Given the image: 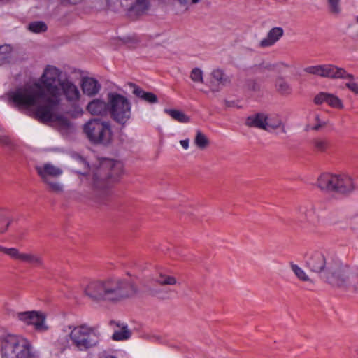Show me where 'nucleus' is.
I'll return each mask as SVG.
<instances>
[{"instance_id": "obj_45", "label": "nucleus", "mask_w": 358, "mask_h": 358, "mask_svg": "<svg viewBox=\"0 0 358 358\" xmlns=\"http://www.w3.org/2000/svg\"><path fill=\"white\" fill-rule=\"evenodd\" d=\"M316 120L318 122V123L313 127V130H319L320 128H321L322 127L324 126V124H325L324 122H319L318 116L316 117Z\"/></svg>"}, {"instance_id": "obj_52", "label": "nucleus", "mask_w": 358, "mask_h": 358, "mask_svg": "<svg viewBox=\"0 0 358 358\" xmlns=\"http://www.w3.org/2000/svg\"><path fill=\"white\" fill-rule=\"evenodd\" d=\"M79 164L83 166V162H80Z\"/></svg>"}, {"instance_id": "obj_40", "label": "nucleus", "mask_w": 358, "mask_h": 358, "mask_svg": "<svg viewBox=\"0 0 358 358\" xmlns=\"http://www.w3.org/2000/svg\"><path fill=\"white\" fill-rule=\"evenodd\" d=\"M0 143L11 150L15 147L13 142L10 139V138L3 134H0Z\"/></svg>"}, {"instance_id": "obj_48", "label": "nucleus", "mask_w": 358, "mask_h": 358, "mask_svg": "<svg viewBox=\"0 0 358 358\" xmlns=\"http://www.w3.org/2000/svg\"><path fill=\"white\" fill-rule=\"evenodd\" d=\"M200 1H201V0H191V3L193 4L198 3Z\"/></svg>"}, {"instance_id": "obj_49", "label": "nucleus", "mask_w": 358, "mask_h": 358, "mask_svg": "<svg viewBox=\"0 0 358 358\" xmlns=\"http://www.w3.org/2000/svg\"><path fill=\"white\" fill-rule=\"evenodd\" d=\"M105 358H117V357L115 356H113V355H108V356L105 357Z\"/></svg>"}, {"instance_id": "obj_23", "label": "nucleus", "mask_w": 358, "mask_h": 358, "mask_svg": "<svg viewBox=\"0 0 358 358\" xmlns=\"http://www.w3.org/2000/svg\"><path fill=\"white\" fill-rule=\"evenodd\" d=\"M31 318H33V320H31L30 321V324L34 325L36 331L38 332H44L48 330V327L45 322V315L37 311H34V315Z\"/></svg>"}, {"instance_id": "obj_38", "label": "nucleus", "mask_w": 358, "mask_h": 358, "mask_svg": "<svg viewBox=\"0 0 358 358\" xmlns=\"http://www.w3.org/2000/svg\"><path fill=\"white\" fill-rule=\"evenodd\" d=\"M270 68H272V71L277 72L278 73H282L284 72L285 69L290 68L291 66L288 64L284 63L282 62H279L275 64H272V66H268Z\"/></svg>"}, {"instance_id": "obj_31", "label": "nucleus", "mask_w": 358, "mask_h": 358, "mask_svg": "<svg viewBox=\"0 0 358 358\" xmlns=\"http://www.w3.org/2000/svg\"><path fill=\"white\" fill-rule=\"evenodd\" d=\"M156 282L162 285H173L176 284L177 280L173 276L160 273L156 278Z\"/></svg>"}, {"instance_id": "obj_26", "label": "nucleus", "mask_w": 358, "mask_h": 358, "mask_svg": "<svg viewBox=\"0 0 358 358\" xmlns=\"http://www.w3.org/2000/svg\"><path fill=\"white\" fill-rule=\"evenodd\" d=\"M150 6L148 0H136L134 5L131 7L130 11L134 13L137 15L144 14Z\"/></svg>"}, {"instance_id": "obj_9", "label": "nucleus", "mask_w": 358, "mask_h": 358, "mask_svg": "<svg viewBox=\"0 0 358 358\" xmlns=\"http://www.w3.org/2000/svg\"><path fill=\"white\" fill-rule=\"evenodd\" d=\"M108 113L117 123L124 126L131 115V104L127 98L117 92L108 94Z\"/></svg>"}, {"instance_id": "obj_20", "label": "nucleus", "mask_w": 358, "mask_h": 358, "mask_svg": "<svg viewBox=\"0 0 358 358\" xmlns=\"http://www.w3.org/2000/svg\"><path fill=\"white\" fill-rule=\"evenodd\" d=\"M15 259L28 263L34 266H42L43 264V261L41 255L34 253L21 252L18 249Z\"/></svg>"}, {"instance_id": "obj_21", "label": "nucleus", "mask_w": 358, "mask_h": 358, "mask_svg": "<svg viewBox=\"0 0 358 358\" xmlns=\"http://www.w3.org/2000/svg\"><path fill=\"white\" fill-rule=\"evenodd\" d=\"M284 31L281 27H273L268 33L267 36L260 41V47L266 48L275 44L283 35Z\"/></svg>"}, {"instance_id": "obj_19", "label": "nucleus", "mask_w": 358, "mask_h": 358, "mask_svg": "<svg viewBox=\"0 0 358 358\" xmlns=\"http://www.w3.org/2000/svg\"><path fill=\"white\" fill-rule=\"evenodd\" d=\"M299 220L301 222H306L314 225L317 221L314 207L310 204L308 206H302L299 208Z\"/></svg>"}, {"instance_id": "obj_33", "label": "nucleus", "mask_w": 358, "mask_h": 358, "mask_svg": "<svg viewBox=\"0 0 358 358\" xmlns=\"http://www.w3.org/2000/svg\"><path fill=\"white\" fill-rule=\"evenodd\" d=\"M314 149L317 152H324L329 147V142L326 139L315 138L313 141Z\"/></svg>"}, {"instance_id": "obj_50", "label": "nucleus", "mask_w": 358, "mask_h": 358, "mask_svg": "<svg viewBox=\"0 0 358 358\" xmlns=\"http://www.w3.org/2000/svg\"><path fill=\"white\" fill-rule=\"evenodd\" d=\"M226 105L227 106H230L231 105L229 104V102L228 101H226Z\"/></svg>"}, {"instance_id": "obj_34", "label": "nucleus", "mask_w": 358, "mask_h": 358, "mask_svg": "<svg viewBox=\"0 0 358 358\" xmlns=\"http://www.w3.org/2000/svg\"><path fill=\"white\" fill-rule=\"evenodd\" d=\"M303 71L306 73L322 77L323 64L307 66L304 68Z\"/></svg>"}, {"instance_id": "obj_5", "label": "nucleus", "mask_w": 358, "mask_h": 358, "mask_svg": "<svg viewBox=\"0 0 358 358\" xmlns=\"http://www.w3.org/2000/svg\"><path fill=\"white\" fill-rule=\"evenodd\" d=\"M2 358H37L30 342L22 336L7 334L1 338Z\"/></svg>"}, {"instance_id": "obj_7", "label": "nucleus", "mask_w": 358, "mask_h": 358, "mask_svg": "<svg viewBox=\"0 0 358 358\" xmlns=\"http://www.w3.org/2000/svg\"><path fill=\"white\" fill-rule=\"evenodd\" d=\"M100 335L98 327L83 324L73 327L70 333V339L78 350L87 351L98 345Z\"/></svg>"}, {"instance_id": "obj_27", "label": "nucleus", "mask_w": 358, "mask_h": 358, "mask_svg": "<svg viewBox=\"0 0 358 358\" xmlns=\"http://www.w3.org/2000/svg\"><path fill=\"white\" fill-rule=\"evenodd\" d=\"M164 112L169 115L173 120L181 123H187L190 120L189 117L180 110L166 108L164 109Z\"/></svg>"}, {"instance_id": "obj_14", "label": "nucleus", "mask_w": 358, "mask_h": 358, "mask_svg": "<svg viewBox=\"0 0 358 358\" xmlns=\"http://www.w3.org/2000/svg\"><path fill=\"white\" fill-rule=\"evenodd\" d=\"M211 77L214 80L210 82L212 92H219L222 87L231 83L229 77L220 69H214L211 72Z\"/></svg>"}, {"instance_id": "obj_18", "label": "nucleus", "mask_w": 358, "mask_h": 358, "mask_svg": "<svg viewBox=\"0 0 358 358\" xmlns=\"http://www.w3.org/2000/svg\"><path fill=\"white\" fill-rule=\"evenodd\" d=\"M87 111L93 115H106L108 113V101L101 99L92 100L87 106Z\"/></svg>"}, {"instance_id": "obj_3", "label": "nucleus", "mask_w": 358, "mask_h": 358, "mask_svg": "<svg viewBox=\"0 0 358 358\" xmlns=\"http://www.w3.org/2000/svg\"><path fill=\"white\" fill-rule=\"evenodd\" d=\"M136 292L133 282L115 277L91 282L85 289V295L96 302L117 303L134 296Z\"/></svg>"}, {"instance_id": "obj_28", "label": "nucleus", "mask_w": 358, "mask_h": 358, "mask_svg": "<svg viewBox=\"0 0 358 358\" xmlns=\"http://www.w3.org/2000/svg\"><path fill=\"white\" fill-rule=\"evenodd\" d=\"M13 219L9 217L6 210H0V234L4 233L10 226Z\"/></svg>"}, {"instance_id": "obj_53", "label": "nucleus", "mask_w": 358, "mask_h": 358, "mask_svg": "<svg viewBox=\"0 0 358 358\" xmlns=\"http://www.w3.org/2000/svg\"><path fill=\"white\" fill-rule=\"evenodd\" d=\"M357 22H358V17H357Z\"/></svg>"}, {"instance_id": "obj_13", "label": "nucleus", "mask_w": 358, "mask_h": 358, "mask_svg": "<svg viewBox=\"0 0 358 358\" xmlns=\"http://www.w3.org/2000/svg\"><path fill=\"white\" fill-rule=\"evenodd\" d=\"M322 77L331 79L354 80L352 74L348 73L344 69L333 64H323Z\"/></svg>"}, {"instance_id": "obj_32", "label": "nucleus", "mask_w": 358, "mask_h": 358, "mask_svg": "<svg viewBox=\"0 0 358 358\" xmlns=\"http://www.w3.org/2000/svg\"><path fill=\"white\" fill-rule=\"evenodd\" d=\"M194 143L199 148L204 149L208 145L209 141L201 131H198L194 139Z\"/></svg>"}, {"instance_id": "obj_51", "label": "nucleus", "mask_w": 358, "mask_h": 358, "mask_svg": "<svg viewBox=\"0 0 358 358\" xmlns=\"http://www.w3.org/2000/svg\"><path fill=\"white\" fill-rule=\"evenodd\" d=\"M3 129L1 127V126L0 125V132L2 131Z\"/></svg>"}, {"instance_id": "obj_4", "label": "nucleus", "mask_w": 358, "mask_h": 358, "mask_svg": "<svg viewBox=\"0 0 358 358\" xmlns=\"http://www.w3.org/2000/svg\"><path fill=\"white\" fill-rule=\"evenodd\" d=\"M123 173V164L106 159L96 169L92 176V200L99 205H107L112 198L110 185L118 181Z\"/></svg>"}, {"instance_id": "obj_2", "label": "nucleus", "mask_w": 358, "mask_h": 358, "mask_svg": "<svg viewBox=\"0 0 358 358\" xmlns=\"http://www.w3.org/2000/svg\"><path fill=\"white\" fill-rule=\"evenodd\" d=\"M308 267L319 273L320 278L332 286L358 289V275L352 273L348 265L331 253L316 251L306 260Z\"/></svg>"}, {"instance_id": "obj_42", "label": "nucleus", "mask_w": 358, "mask_h": 358, "mask_svg": "<svg viewBox=\"0 0 358 358\" xmlns=\"http://www.w3.org/2000/svg\"><path fill=\"white\" fill-rule=\"evenodd\" d=\"M268 66H272V64L269 62H262L259 65H256L255 68L256 69L255 71L264 73L266 71H272V68L268 67Z\"/></svg>"}, {"instance_id": "obj_17", "label": "nucleus", "mask_w": 358, "mask_h": 358, "mask_svg": "<svg viewBox=\"0 0 358 358\" xmlns=\"http://www.w3.org/2000/svg\"><path fill=\"white\" fill-rule=\"evenodd\" d=\"M81 81V87L84 94L88 96H94L99 92L101 85L96 79L83 77Z\"/></svg>"}, {"instance_id": "obj_39", "label": "nucleus", "mask_w": 358, "mask_h": 358, "mask_svg": "<svg viewBox=\"0 0 358 358\" xmlns=\"http://www.w3.org/2000/svg\"><path fill=\"white\" fill-rule=\"evenodd\" d=\"M329 4V10L332 13L338 14L341 11L339 3L340 0H327Z\"/></svg>"}, {"instance_id": "obj_10", "label": "nucleus", "mask_w": 358, "mask_h": 358, "mask_svg": "<svg viewBox=\"0 0 358 358\" xmlns=\"http://www.w3.org/2000/svg\"><path fill=\"white\" fill-rule=\"evenodd\" d=\"M35 169L42 181L48 186L50 191L56 193L63 191L62 185L54 180V178L62 174L63 171L60 168L50 163H45L41 166H36Z\"/></svg>"}, {"instance_id": "obj_22", "label": "nucleus", "mask_w": 358, "mask_h": 358, "mask_svg": "<svg viewBox=\"0 0 358 358\" xmlns=\"http://www.w3.org/2000/svg\"><path fill=\"white\" fill-rule=\"evenodd\" d=\"M129 86L132 90V93L136 96L141 99L142 100H144L149 103H157L158 99L157 96L152 92H145L139 86L132 83H129Z\"/></svg>"}, {"instance_id": "obj_47", "label": "nucleus", "mask_w": 358, "mask_h": 358, "mask_svg": "<svg viewBox=\"0 0 358 358\" xmlns=\"http://www.w3.org/2000/svg\"><path fill=\"white\" fill-rule=\"evenodd\" d=\"M62 3L76 4V1L74 0H60Z\"/></svg>"}, {"instance_id": "obj_8", "label": "nucleus", "mask_w": 358, "mask_h": 358, "mask_svg": "<svg viewBox=\"0 0 358 358\" xmlns=\"http://www.w3.org/2000/svg\"><path fill=\"white\" fill-rule=\"evenodd\" d=\"M83 131L93 144L107 145L111 142L112 131L109 122L99 118L91 119L84 124Z\"/></svg>"}, {"instance_id": "obj_25", "label": "nucleus", "mask_w": 358, "mask_h": 358, "mask_svg": "<svg viewBox=\"0 0 358 358\" xmlns=\"http://www.w3.org/2000/svg\"><path fill=\"white\" fill-rule=\"evenodd\" d=\"M276 91L281 95H289L292 92V88L285 78L279 76L275 81Z\"/></svg>"}, {"instance_id": "obj_46", "label": "nucleus", "mask_w": 358, "mask_h": 358, "mask_svg": "<svg viewBox=\"0 0 358 358\" xmlns=\"http://www.w3.org/2000/svg\"><path fill=\"white\" fill-rule=\"evenodd\" d=\"M180 143L185 150L189 148V139L181 140Z\"/></svg>"}, {"instance_id": "obj_36", "label": "nucleus", "mask_w": 358, "mask_h": 358, "mask_svg": "<svg viewBox=\"0 0 358 358\" xmlns=\"http://www.w3.org/2000/svg\"><path fill=\"white\" fill-rule=\"evenodd\" d=\"M34 311H25V312H20V313H17V317L22 321L23 322H24L25 324H28V325H30V321L32 320H33V318L32 316L34 315Z\"/></svg>"}, {"instance_id": "obj_11", "label": "nucleus", "mask_w": 358, "mask_h": 358, "mask_svg": "<svg viewBox=\"0 0 358 358\" xmlns=\"http://www.w3.org/2000/svg\"><path fill=\"white\" fill-rule=\"evenodd\" d=\"M59 87L61 95L63 94L68 102L74 103L80 99V94L78 88L69 79H63Z\"/></svg>"}, {"instance_id": "obj_43", "label": "nucleus", "mask_w": 358, "mask_h": 358, "mask_svg": "<svg viewBox=\"0 0 358 358\" xmlns=\"http://www.w3.org/2000/svg\"><path fill=\"white\" fill-rule=\"evenodd\" d=\"M0 252H3L12 259H15V255L17 254V249L15 248H7L3 246H0Z\"/></svg>"}, {"instance_id": "obj_35", "label": "nucleus", "mask_w": 358, "mask_h": 358, "mask_svg": "<svg viewBox=\"0 0 358 358\" xmlns=\"http://www.w3.org/2000/svg\"><path fill=\"white\" fill-rule=\"evenodd\" d=\"M291 268L294 274L297 276V278L303 281L309 280L308 276L306 274V273L296 264H292Z\"/></svg>"}, {"instance_id": "obj_1", "label": "nucleus", "mask_w": 358, "mask_h": 358, "mask_svg": "<svg viewBox=\"0 0 358 358\" xmlns=\"http://www.w3.org/2000/svg\"><path fill=\"white\" fill-rule=\"evenodd\" d=\"M61 71L53 66H48L39 81L33 85L17 88L9 93V99L16 106L29 109L35 108V118L41 122L52 120L55 110L61 103L59 85Z\"/></svg>"}, {"instance_id": "obj_16", "label": "nucleus", "mask_w": 358, "mask_h": 358, "mask_svg": "<svg viewBox=\"0 0 358 358\" xmlns=\"http://www.w3.org/2000/svg\"><path fill=\"white\" fill-rule=\"evenodd\" d=\"M314 102L317 105L327 103L329 106L335 108H342L343 107L341 100L338 96L327 92L317 94L314 98Z\"/></svg>"}, {"instance_id": "obj_6", "label": "nucleus", "mask_w": 358, "mask_h": 358, "mask_svg": "<svg viewBox=\"0 0 358 358\" xmlns=\"http://www.w3.org/2000/svg\"><path fill=\"white\" fill-rule=\"evenodd\" d=\"M317 185L325 192L342 195L352 193L356 187L353 179L350 176L329 173H322L319 176Z\"/></svg>"}, {"instance_id": "obj_24", "label": "nucleus", "mask_w": 358, "mask_h": 358, "mask_svg": "<svg viewBox=\"0 0 358 358\" xmlns=\"http://www.w3.org/2000/svg\"><path fill=\"white\" fill-rule=\"evenodd\" d=\"M13 61V48L9 44L0 45V66L9 64Z\"/></svg>"}, {"instance_id": "obj_41", "label": "nucleus", "mask_w": 358, "mask_h": 358, "mask_svg": "<svg viewBox=\"0 0 358 358\" xmlns=\"http://www.w3.org/2000/svg\"><path fill=\"white\" fill-rule=\"evenodd\" d=\"M247 88L253 92H258L260 90V85L257 82L256 80L249 79L246 81Z\"/></svg>"}, {"instance_id": "obj_37", "label": "nucleus", "mask_w": 358, "mask_h": 358, "mask_svg": "<svg viewBox=\"0 0 358 358\" xmlns=\"http://www.w3.org/2000/svg\"><path fill=\"white\" fill-rule=\"evenodd\" d=\"M191 79L196 83H203V71L199 68H194L190 73Z\"/></svg>"}, {"instance_id": "obj_12", "label": "nucleus", "mask_w": 358, "mask_h": 358, "mask_svg": "<svg viewBox=\"0 0 358 358\" xmlns=\"http://www.w3.org/2000/svg\"><path fill=\"white\" fill-rule=\"evenodd\" d=\"M268 117L262 113L252 115L247 117L245 124L249 127H256L268 130V127L276 129L280 125V121L276 122L274 124H269L267 122Z\"/></svg>"}, {"instance_id": "obj_30", "label": "nucleus", "mask_w": 358, "mask_h": 358, "mask_svg": "<svg viewBox=\"0 0 358 358\" xmlns=\"http://www.w3.org/2000/svg\"><path fill=\"white\" fill-rule=\"evenodd\" d=\"M28 29L33 33L40 34L46 31L48 27L44 22L35 21L29 24Z\"/></svg>"}, {"instance_id": "obj_15", "label": "nucleus", "mask_w": 358, "mask_h": 358, "mask_svg": "<svg viewBox=\"0 0 358 358\" xmlns=\"http://www.w3.org/2000/svg\"><path fill=\"white\" fill-rule=\"evenodd\" d=\"M109 325L114 329V333L112 335V339L114 341H124L129 339L131 336V332L128 329L127 324L110 320Z\"/></svg>"}, {"instance_id": "obj_44", "label": "nucleus", "mask_w": 358, "mask_h": 358, "mask_svg": "<svg viewBox=\"0 0 358 358\" xmlns=\"http://www.w3.org/2000/svg\"><path fill=\"white\" fill-rule=\"evenodd\" d=\"M350 82L345 84L347 88L358 94V83L353 82V80H349Z\"/></svg>"}, {"instance_id": "obj_29", "label": "nucleus", "mask_w": 358, "mask_h": 358, "mask_svg": "<svg viewBox=\"0 0 358 358\" xmlns=\"http://www.w3.org/2000/svg\"><path fill=\"white\" fill-rule=\"evenodd\" d=\"M73 157L78 164L80 162H83V170H75L74 172L77 174L87 176L88 174V171L90 169L89 162L86 160L85 158H84L80 155L77 154V153L73 154Z\"/></svg>"}]
</instances>
